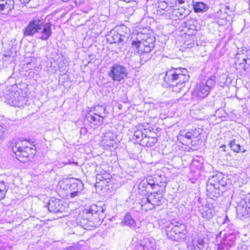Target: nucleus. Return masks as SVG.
Instances as JSON below:
<instances>
[{"mask_svg":"<svg viewBox=\"0 0 250 250\" xmlns=\"http://www.w3.org/2000/svg\"><path fill=\"white\" fill-rule=\"evenodd\" d=\"M154 178L153 179H151L150 178H148L146 179V181H147L148 183H149V186H150L152 189H156V187H155V182H154Z\"/></svg>","mask_w":250,"mask_h":250,"instance_id":"38","label":"nucleus"},{"mask_svg":"<svg viewBox=\"0 0 250 250\" xmlns=\"http://www.w3.org/2000/svg\"><path fill=\"white\" fill-rule=\"evenodd\" d=\"M7 191V189L4 182H0V200L4 198L5 193Z\"/></svg>","mask_w":250,"mask_h":250,"instance_id":"31","label":"nucleus"},{"mask_svg":"<svg viewBox=\"0 0 250 250\" xmlns=\"http://www.w3.org/2000/svg\"><path fill=\"white\" fill-rule=\"evenodd\" d=\"M216 82L213 78L202 81L197 84L192 91V98L193 99L201 100L205 98L210 91L215 87Z\"/></svg>","mask_w":250,"mask_h":250,"instance_id":"5","label":"nucleus"},{"mask_svg":"<svg viewBox=\"0 0 250 250\" xmlns=\"http://www.w3.org/2000/svg\"><path fill=\"white\" fill-rule=\"evenodd\" d=\"M248 205H250V199L249 200V203L248 204Z\"/></svg>","mask_w":250,"mask_h":250,"instance_id":"55","label":"nucleus"},{"mask_svg":"<svg viewBox=\"0 0 250 250\" xmlns=\"http://www.w3.org/2000/svg\"><path fill=\"white\" fill-rule=\"evenodd\" d=\"M226 185L227 182L222 173L211 176L208 178L206 184L207 196L211 199L219 197L224 192Z\"/></svg>","mask_w":250,"mask_h":250,"instance_id":"3","label":"nucleus"},{"mask_svg":"<svg viewBox=\"0 0 250 250\" xmlns=\"http://www.w3.org/2000/svg\"><path fill=\"white\" fill-rule=\"evenodd\" d=\"M21 3L26 4V3H29L31 0H19Z\"/></svg>","mask_w":250,"mask_h":250,"instance_id":"42","label":"nucleus"},{"mask_svg":"<svg viewBox=\"0 0 250 250\" xmlns=\"http://www.w3.org/2000/svg\"><path fill=\"white\" fill-rule=\"evenodd\" d=\"M46 207H47L50 212L53 213L61 212L62 208V205L61 204L60 201L54 198L49 200Z\"/></svg>","mask_w":250,"mask_h":250,"instance_id":"11","label":"nucleus"},{"mask_svg":"<svg viewBox=\"0 0 250 250\" xmlns=\"http://www.w3.org/2000/svg\"><path fill=\"white\" fill-rule=\"evenodd\" d=\"M242 51H243L242 53H237L236 58L237 59V61H245V59H247V58H250V50L243 49Z\"/></svg>","mask_w":250,"mask_h":250,"instance_id":"26","label":"nucleus"},{"mask_svg":"<svg viewBox=\"0 0 250 250\" xmlns=\"http://www.w3.org/2000/svg\"><path fill=\"white\" fill-rule=\"evenodd\" d=\"M24 94L23 92L11 91L7 97V102L11 105L22 107L27 102L28 98Z\"/></svg>","mask_w":250,"mask_h":250,"instance_id":"8","label":"nucleus"},{"mask_svg":"<svg viewBox=\"0 0 250 250\" xmlns=\"http://www.w3.org/2000/svg\"><path fill=\"white\" fill-rule=\"evenodd\" d=\"M156 247L154 239L146 238L137 243L135 250H156Z\"/></svg>","mask_w":250,"mask_h":250,"instance_id":"9","label":"nucleus"},{"mask_svg":"<svg viewBox=\"0 0 250 250\" xmlns=\"http://www.w3.org/2000/svg\"><path fill=\"white\" fill-rule=\"evenodd\" d=\"M237 215L243 219L247 214L246 208H243L242 207L239 206L236 208Z\"/></svg>","mask_w":250,"mask_h":250,"instance_id":"32","label":"nucleus"},{"mask_svg":"<svg viewBox=\"0 0 250 250\" xmlns=\"http://www.w3.org/2000/svg\"><path fill=\"white\" fill-rule=\"evenodd\" d=\"M157 142V139L155 138L150 137L146 134L145 136L144 139L140 144L143 146L146 147H151Z\"/></svg>","mask_w":250,"mask_h":250,"instance_id":"22","label":"nucleus"},{"mask_svg":"<svg viewBox=\"0 0 250 250\" xmlns=\"http://www.w3.org/2000/svg\"><path fill=\"white\" fill-rule=\"evenodd\" d=\"M221 148H224L225 147H226V146L225 145H222L221 146Z\"/></svg>","mask_w":250,"mask_h":250,"instance_id":"47","label":"nucleus"},{"mask_svg":"<svg viewBox=\"0 0 250 250\" xmlns=\"http://www.w3.org/2000/svg\"><path fill=\"white\" fill-rule=\"evenodd\" d=\"M157 191L153 193H151L150 195L148 196V199L150 201V203L152 204L153 206V208H155V206H159L160 204L161 201L163 198V193H160L158 192V189H157Z\"/></svg>","mask_w":250,"mask_h":250,"instance_id":"16","label":"nucleus"},{"mask_svg":"<svg viewBox=\"0 0 250 250\" xmlns=\"http://www.w3.org/2000/svg\"><path fill=\"white\" fill-rule=\"evenodd\" d=\"M82 132H86V128H81V132L82 133Z\"/></svg>","mask_w":250,"mask_h":250,"instance_id":"45","label":"nucleus"},{"mask_svg":"<svg viewBox=\"0 0 250 250\" xmlns=\"http://www.w3.org/2000/svg\"><path fill=\"white\" fill-rule=\"evenodd\" d=\"M229 146L234 152L238 153L241 151V146L236 143L235 140H231L229 143Z\"/></svg>","mask_w":250,"mask_h":250,"instance_id":"29","label":"nucleus"},{"mask_svg":"<svg viewBox=\"0 0 250 250\" xmlns=\"http://www.w3.org/2000/svg\"><path fill=\"white\" fill-rule=\"evenodd\" d=\"M64 250H79L77 248L73 247H70L68 248H67Z\"/></svg>","mask_w":250,"mask_h":250,"instance_id":"43","label":"nucleus"},{"mask_svg":"<svg viewBox=\"0 0 250 250\" xmlns=\"http://www.w3.org/2000/svg\"><path fill=\"white\" fill-rule=\"evenodd\" d=\"M86 119L90 123H93L94 125H97L99 123L102 122L104 118L99 117L98 115H96L95 114L92 115L90 113H89L86 116Z\"/></svg>","mask_w":250,"mask_h":250,"instance_id":"24","label":"nucleus"},{"mask_svg":"<svg viewBox=\"0 0 250 250\" xmlns=\"http://www.w3.org/2000/svg\"><path fill=\"white\" fill-rule=\"evenodd\" d=\"M94 114L104 118V116L103 115H105V108L104 107L101 106H97L94 107Z\"/></svg>","mask_w":250,"mask_h":250,"instance_id":"27","label":"nucleus"},{"mask_svg":"<svg viewBox=\"0 0 250 250\" xmlns=\"http://www.w3.org/2000/svg\"><path fill=\"white\" fill-rule=\"evenodd\" d=\"M148 186L149 183H148L147 181H146V180H144L139 185V188L145 189L146 190Z\"/></svg>","mask_w":250,"mask_h":250,"instance_id":"36","label":"nucleus"},{"mask_svg":"<svg viewBox=\"0 0 250 250\" xmlns=\"http://www.w3.org/2000/svg\"><path fill=\"white\" fill-rule=\"evenodd\" d=\"M177 1L178 3L180 4H183L185 2L184 0H177Z\"/></svg>","mask_w":250,"mask_h":250,"instance_id":"44","label":"nucleus"},{"mask_svg":"<svg viewBox=\"0 0 250 250\" xmlns=\"http://www.w3.org/2000/svg\"><path fill=\"white\" fill-rule=\"evenodd\" d=\"M180 136L185 137L188 139L190 140L194 135V132L192 131H186L185 130L181 131L180 132Z\"/></svg>","mask_w":250,"mask_h":250,"instance_id":"33","label":"nucleus"},{"mask_svg":"<svg viewBox=\"0 0 250 250\" xmlns=\"http://www.w3.org/2000/svg\"><path fill=\"white\" fill-rule=\"evenodd\" d=\"M75 3H76V5H77L78 2H77V0H75Z\"/></svg>","mask_w":250,"mask_h":250,"instance_id":"53","label":"nucleus"},{"mask_svg":"<svg viewBox=\"0 0 250 250\" xmlns=\"http://www.w3.org/2000/svg\"><path fill=\"white\" fill-rule=\"evenodd\" d=\"M154 182H155L156 189H158L160 193L164 192L167 186L166 177L164 175L155 176Z\"/></svg>","mask_w":250,"mask_h":250,"instance_id":"10","label":"nucleus"},{"mask_svg":"<svg viewBox=\"0 0 250 250\" xmlns=\"http://www.w3.org/2000/svg\"><path fill=\"white\" fill-rule=\"evenodd\" d=\"M205 243L204 239L200 238L197 242L195 240L193 241V246H191V248H193L194 250H200L204 248Z\"/></svg>","mask_w":250,"mask_h":250,"instance_id":"25","label":"nucleus"},{"mask_svg":"<svg viewBox=\"0 0 250 250\" xmlns=\"http://www.w3.org/2000/svg\"><path fill=\"white\" fill-rule=\"evenodd\" d=\"M142 42L138 39L133 41L131 43L134 51L141 54V59L146 62L151 57L148 53L154 47V40L153 38L148 37L146 39H142Z\"/></svg>","mask_w":250,"mask_h":250,"instance_id":"4","label":"nucleus"},{"mask_svg":"<svg viewBox=\"0 0 250 250\" xmlns=\"http://www.w3.org/2000/svg\"><path fill=\"white\" fill-rule=\"evenodd\" d=\"M117 32L121 38L123 40V42H125L130 35V30L125 25H122L116 28Z\"/></svg>","mask_w":250,"mask_h":250,"instance_id":"13","label":"nucleus"},{"mask_svg":"<svg viewBox=\"0 0 250 250\" xmlns=\"http://www.w3.org/2000/svg\"><path fill=\"white\" fill-rule=\"evenodd\" d=\"M100 176H101V175H97V179H98L99 178L98 177H100Z\"/></svg>","mask_w":250,"mask_h":250,"instance_id":"51","label":"nucleus"},{"mask_svg":"<svg viewBox=\"0 0 250 250\" xmlns=\"http://www.w3.org/2000/svg\"><path fill=\"white\" fill-rule=\"evenodd\" d=\"M189 76L187 70L183 68H173L167 71L164 77L165 82L169 86L174 89L173 91L186 93L185 83L189 81Z\"/></svg>","mask_w":250,"mask_h":250,"instance_id":"2","label":"nucleus"},{"mask_svg":"<svg viewBox=\"0 0 250 250\" xmlns=\"http://www.w3.org/2000/svg\"><path fill=\"white\" fill-rule=\"evenodd\" d=\"M70 191H81L83 188V184L81 180L73 179L69 183Z\"/></svg>","mask_w":250,"mask_h":250,"instance_id":"17","label":"nucleus"},{"mask_svg":"<svg viewBox=\"0 0 250 250\" xmlns=\"http://www.w3.org/2000/svg\"><path fill=\"white\" fill-rule=\"evenodd\" d=\"M199 211L201 216L206 220L212 218L215 214V211L213 209L206 207H202L199 209Z\"/></svg>","mask_w":250,"mask_h":250,"instance_id":"18","label":"nucleus"},{"mask_svg":"<svg viewBox=\"0 0 250 250\" xmlns=\"http://www.w3.org/2000/svg\"><path fill=\"white\" fill-rule=\"evenodd\" d=\"M140 204L142 210L147 211L153 208V206L152 204L150 203L148 197H143Z\"/></svg>","mask_w":250,"mask_h":250,"instance_id":"23","label":"nucleus"},{"mask_svg":"<svg viewBox=\"0 0 250 250\" xmlns=\"http://www.w3.org/2000/svg\"><path fill=\"white\" fill-rule=\"evenodd\" d=\"M69 197L70 198H74L76 196H79L80 194L81 193V191H70Z\"/></svg>","mask_w":250,"mask_h":250,"instance_id":"39","label":"nucleus"},{"mask_svg":"<svg viewBox=\"0 0 250 250\" xmlns=\"http://www.w3.org/2000/svg\"><path fill=\"white\" fill-rule=\"evenodd\" d=\"M175 12L176 13H175L176 15L179 19H182L183 18H184L185 17V16H184L183 14L181 11H180V9H178V10H176L175 11Z\"/></svg>","mask_w":250,"mask_h":250,"instance_id":"41","label":"nucleus"},{"mask_svg":"<svg viewBox=\"0 0 250 250\" xmlns=\"http://www.w3.org/2000/svg\"><path fill=\"white\" fill-rule=\"evenodd\" d=\"M107 41L110 43H122L123 40L121 38L116 30L114 29L111 30L107 35H106Z\"/></svg>","mask_w":250,"mask_h":250,"instance_id":"14","label":"nucleus"},{"mask_svg":"<svg viewBox=\"0 0 250 250\" xmlns=\"http://www.w3.org/2000/svg\"><path fill=\"white\" fill-rule=\"evenodd\" d=\"M62 1L63 2H67V1H68L69 0H62Z\"/></svg>","mask_w":250,"mask_h":250,"instance_id":"49","label":"nucleus"},{"mask_svg":"<svg viewBox=\"0 0 250 250\" xmlns=\"http://www.w3.org/2000/svg\"><path fill=\"white\" fill-rule=\"evenodd\" d=\"M245 151H246L245 150H243L242 152H245Z\"/></svg>","mask_w":250,"mask_h":250,"instance_id":"56","label":"nucleus"},{"mask_svg":"<svg viewBox=\"0 0 250 250\" xmlns=\"http://www.w3.org/2000/svg\"><path fill=\"white\" fill-rule=\"evenodd\" d=\"M123 223L125 225L128 226L132 229H136V222L129 213H127L125 216Z\"/></svg>","mask_w":250,"mask_h":250,"instance_id":"21","label":"nucleus"},{"mask_svg":"<svg viewBox=\"0 0 250 250\" xmlns=\"http://www.w3.org/2000/svg\"><path fill=\"white\" fill-rule=\"evenodd\" d=\"M32 148L30 147H22L20 152H18L17 154V159L21 162H25L28 158L30 157Z\"/></svg>","mask_w":250,"mask_h":250,"instance_id":"15","label":"nucleus"},{"mask_svg":"<svg viewBox=\"0 0 250 250\" xmlns=\"http://www.w3.org/2000/svg\"><path fill=\"white\" fill-rule=\"evenodd\" d=\"M21 148L22 147H21L19 145V143H16L15 146H12V150L13 152L15 154V156H16V158H17V154L18 153V152H20Z\"/></svg>","mask_w":250,"mask_h":250,"instance_id":"35","label":"nucleus"},{"mask_svg":"<svg viewBox=\"0 0 250 250\" xmlns=\"http://www.w3.org/2000/svg\"><path fill=\"white\" fill-rule=\"evenodd\" d=\"M219 12H222V9H220L219 11V12H218V13H219Z\"/></svg>","mask_w":250,"mask_h":250,"instance_id":"54","label":"nucleus"},{"mask_svg":"<svg viewBox=\"0 0 250 250\" xmlns=\"http://www.w3.org/2000/svg\"><path fill=\"white\" fill-rule=\"evenodd\" d=\"M192 6L194 11L195 13H204L207 11L208 9V6L203 2H192Z\"/></svg>","mask_w":250,"mask_h":250,"instance_id":"19","label":"nucleus"},{"mask_svg":"<svg viewBox=\"0 0 250 250\" xmlns=\"http://www.w3.org/2000/svg\"><path fill=\"white\" fill-rule=\"evenodd\" d=\"M119 108L120 109H121V104H120V105H119Z\"/></svg>","mask_w":250,"mask_h":250,"instance_id":"52","label":"nucleus"},{"mask_svg":"<svg viewBox=\"0 0 250 250\" xmlns=\"http://www.w3.org/2000/svg\"><path fill=\"white\" fill-rule=\"evenodd\" d=\"M24 37H33L37 35L39 39L47 41L52 35L51 24L44 23L42 16L37 15L29 21L23 29Z\"/></svg>","mask_w":250,"mask_h":250,"instance_id":"1","label":"nucleus"},{"mask_svg":"<svg viewBox=\"0 0 250 250\" xmlns=\"http://www.w3.org/2000/svg\"><path fill=\"white\" fill-rule=\"evenodd\" d=\"M166 231L169 239L179 241L185 238L186 226L183 223L172 222L166 227Z\"/></svg>","mask_w":250,"mask_h":250,"instance_id":"6","label":"nucleus"},{"mask_svg":"<svg viewBox=\"0 0 250 250\" xmlns=\"http://www.w3.org/2000/svg\"><path fill=\"white\" fill-rule=\"evenodd\" d=\"M247 208H248L249 209H250V204L247 205Z\"/></svg>","mask_w":250,"mask_h":250,"instance_id":"48","label":"nucleus"},{"mask_svg":"<svg viewBox=\"0 0 250 250\" xmlns=\"http://www.w3.org/2000/svg\"><path fill=\"white\" fill-rule=\"evenodd\" d=\"M243 52V51H242V50H241L239 51L238 52V53H242Z\"/></svg>","mask_w":250,"mask_h":250,"instance_id":"50","label":"nucleus"},{"mask_svg":"<svg viewBox=\"0 0 250 250\" xmlns=\"http://www.w3.org/2000/svg\"><path fill=\"white\" fill-rule=\"evenodd\" d=\"M140 35V36H142V35H143V36H145L144 35L142 34H141ZM138 38H142L141 37H140L139 35H138Z\"/></svg>","mask_w":250,"mask_h":250,"instance_id":"46","label":"nucleus"},{"mask_svg":"<svg viewBox=\"0 0 250 250\" xmlns=\"http://www.w3.org/2000/svg\"><path fill=\"white\" fill-rule=\"evenodd\" d=\"M226 241L228 245H229L230 247H231L235 242V238L234 237L231 239L228 238H227Z\"/></svg>","mask_w":250,"mask_h":250,"instance_id":"40","label":"nucleus"},{"mask_svg":"<svg viewBox=\"0 0 250 250\" xmlns=\"http://www.w3.org/2000/svg\"><path fill=\"white\" fill-rule=\"evenodd\" d=\"M83 227L86 229H90V224L92 223L91 222L88 221L86 220H83V222H81Z\"/></svg>","mask_w":250,"mask_h":250,"instance_id":"37","label":"nucleus"},{"mask_svg":"<svg viewBox=\"0 0 250 250\" xmlns=\"http://www.w3.org/2000/svg\"><path fill=\"white\" fill-rule=\"evenodd\" d=\"M104 209L102 207H99V209H98L97 206L92 205L90 207V208L86 210V212L87 213H91L92 214H93L97 213L99 211L104 212Z\"/></svg>","mask_w":250,"mask_h":250,"instance_id":"28","label":"nucleus"},{"mask_svg":"<svg viewBox=\"0 0 250 250\" xmlns=\"http://www.w3.org/2000/svg\"><path fill=\"white\" fill-rule=\"evenodd\" d=\"M148 130L142 128L134 131L133 139L137 142L141 143L145 136L147 134Z\"/></svg>","mask_w":250,"mask_h":250,"instance_id":"20","label":"nucleus"},{"mask_svg":"<svg viewBox=\"0 0 250 250\" xmlns=\"http://www.w3.org/2000/svg\"><path fill=\"white\" fill-rule=\"evenodd\" d=\"M14 0H0V13H9L14 8Z\"/></svg>","mask_w":250,"mask_h":250,"instance_id":"12","label":"nucleus"},{"mask_svg":"<svg viewBox=\"0 0 250 250\" xmlns=\"http://www.w3.org/2000/svg\"><path fill=\"white\" fill-rule=\"evenodd\" d=\"M6 130V126L4 125H0V142L4 139Z\"/></svg>","mask_w":250,"mask_h":250,"instance_id":"34","label":"nucleus"},{"mask_svg":"<svg viewBox=\"0 0 250 250\" xmlns=\"http://www.w3.org/2000/svg\"><path fill=\"white\" fill-rule=\"evenodd\" d=\"M238 62L241 68L244 69V70H246L250 65V58H247V59H245V61H238Z\"/></svg>","mask_w":250,"mask_h":250,"instance_id":"30","label":"nucleus"},{"mask_svg":"<svg viewBox=\"0 0 250 250\" xmlns=\"http://www.w3.org/2000/svg\"><path fill=\"white\" fill-rule=\"evenodd\" d=\"M108 75L113 81L120 82L127 77L128 71L125 66L116 63L111 67Z\"/></svg>","mask_w":250,"mask_h":250,"instance_id":"7","label":"nucleus"}]
</instances>
